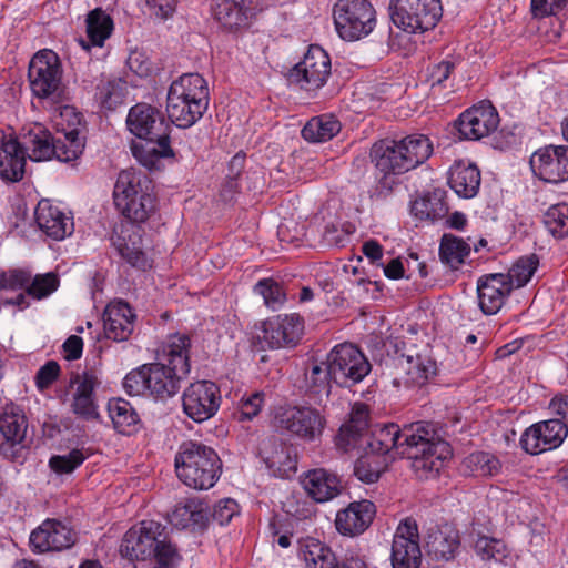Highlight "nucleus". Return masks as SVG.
<instances>
[{"label":"nucleus","mask_w":568,"mask_h":568,"mask_svg":"<svg viewBox=\"0 0 568 568\" xmlns=\"http://www.w3.org/2000/svg\"><path fill=\"white\" fill-rule=\"evenodd\" d=\"M372 434L410 460V467L419 479L436 477L452 456L450 445L438 438L429 423L418 422L403 429L396 424H387L377 427Z\"/></svg>","instance_id":"f257e3e1"},{"label":"nucleus","mask_w":568,"mask_h":568,"mask_svg":"<svg viewBox=\"0 0 568 568\" xmlns=\"http://www.w3.org/2000/svg\"><path fill=\"white\" fill-rule=\"evenodd\" d=\"M126 124L131 133L144 140L133 146V154L142 165L152 169L161 158L174 155L169 124L156 108L148 103L135 104L129 111Z\"/></svg>","instance_id":"f03ea898"},{"label":"nucleus","mask_w":568,"mask_h":568,"mask_svg":"<svg viewBox=\"0 0 568 568\" xmlns=\"http://www.w3.org/2000/svg\"><path fill=\"white\" fill-rule=\"evenodd\" d=\"M120 552L130 560L154 558L156 566L175 567L181 556L169 538L166 526L155 520H142L123 536Z\"/></svg>","instance_id":"7ed1b4c3"},{"label":"nucleus","mask_w":568,"mask_h":568,"mask_svg":"<svg viewBox=\"0 0 568 568\" xmlns=\"http://www.w3.org/2000/svg\"><path fill=\"white\" fill-rule=\"evenodd\" d=\"M433 153V144L424 134L408 135L399 141L384 139L375 142L369 158L385 178L406 173L424 163Z\"/></svg>","instance_id":"20e7f679"},{"label":"nucleus","mask_w":568,"mask_h":568,"mask_svg":"<svg viewBox=\"0 0 568 568\" xmlns=\"http://www.w3.org/2000/svg\"><path fill=\"white\" fill-rule=\"evenodd\" d=\"M205 79L199 73H185L173 81L168 91L166 112L173 124L187 129L195 124L209 106Z\"/></svg>","instance_id":"39448f33"},{"label":"nucleus","mask_w":568,"mask_h":568,"mask_svg":"<svg viewBox=\"0 0 568 568\" xmlns=\"http://www.w3.org/2000/svg\"><path fill=\"white\" fill-rule=\"evenodd\" d=\"M221 467V460L212 447L193 440L182 443L175 456L179 479L196 490L213 487Z\"/></svg>","instance_id":"423d86ee"},{"label":"nucleus","mask_w":568,"mask_h":568,"mask_svg":"<svg viewBox=\"0 0 568 568\" xmlns=\"http://www.w3.org/2000/svg\"><path fill=\"white\" fill-rule=\"evenodd\" d=\"M187 374L180 373L166 363H150L131 371L123 381L129 395L149 394L158 399L174 396L180 389V382Z\"/></svg>","instance_id":"0eeeda50"},{"label":"nucleus","mask_w":568,"mask_h":568,"mask_svg":"<svg viewBox=\"0 0 568 568\" xmlns=\"http://www.w3.org/2000/svg\"><path fill=\"white\" fill-rule=\"evenodd\" d=\"M389 10L393 23L409 33L435 28L443 16L440 0H392Z\"/></svg>","instance_id":"6e6552de"},{"label":"nucleus","mask_w":568,"mask_h":568,"mask_svg":"<svg viewBox=\"0 0 568 568\" xmlns=\"http://www.w3.org/2000/svg\"><path fill=\"white\" fill-rule=\"evenodd\" d=\"M333 13L337 33L347 41L368 36L376 23L375 10L367 0H338Z\"/></svg>","instance_id":"1a4fd4ad"},{"label":"nucleus","mask_w":568,"mask_h":568,"mask_svg":"<svg viewBox=\"0 0 568 568\" xmlns=\"http://www.w3.org/2000/svg\"><path fill=\"white\" fill-rule=\"evenodd\" d=\"M274 426L305 442H315L323 435L326 418L311 406H286L276 410Z\"/></svg>","instance_id":"9d476101"},{"label":"nucleus","mask_w":568,"mask_h":568,"mask_svg":"<svg viewBox=\"0 0 568 568\" xmlns=\"http://www.w3.org/2000/svg\"><path fill=\"white\" fill-rule=\"evenodd\" d=\"M326 358L331 366L333 382L344 387L362 382L372 368L365 355L351 343L336 345Z\"/></svg>","instance_id":"9b49d317"},{"label":"nucleus","mask_w":568,"mask_h":568,"mask_svg":"<svg viewBox=\"0 0 568 568\" xmlns=\"http://www.w3.org/2000/svg\"><path fill=\"white\" fill-rule=\"evenodd\" d=\"M331 74V59L320 45H310L302 61L288 72V81L300 85L306 91L322 88Z\"/></svg>","instance_id":"f8f14e48"},{"label":"nucleus","mask_w":568,"mask_h":568,"mask_svg":"<svg viewBox=\"0 0 568 568\" xmlns=\"http://www.w3.org/2000/svg\"><path fill=\"white\" fill-rule=\"evenodd\" d=\"M61 67L52 50L37 52L29 63L28 77L34 95L48 98L58 91L61 83Z\"/></svg>","instance_id":"ddd939ff"},{"label":"nucleus","mask_w":568,"mask_h":568,"mask_svg":"<svg viewBox=\"0 0 568 568\" xmlns=\"http://www.w3.org/2000/svg\"><path fill=\"white\" fill-rule=\"evenodd\" d=\"M221 403L219 386L211 381H197L183 392V412L194 422L202 423L217 412Z\"/></svg>","instance_id":"4468645a"},{"label":"nucleus","mask_w":568,"mask_h":568,"mask_svg":"<svg viewBox=\"0 0 568 568\" xmlns=\"http://www.w3.org/2000/svg\"><path fill=\"white\" fill-rule=\"evenodd\" d=\"M390 562L393 568L420 567L422 551L415 519L407 517L398 524L393 537Z\"/></svg>","instance_id":"2eb2a0df"},{"label":"nucleus","mask_w":568,"mask_h":568,"mask_svg":"<svg viewBox=\"0 0 568 568\" xmlns=\"http://www.w3.org/2000/svg\"><path fill=\"white\" fill-rule=\"evenodd\" d=\"M568 435V426L561 418L542 420L529 426L520 437L521 448L531 455L559 447Z\"/></svg>","instance_id":"dca6fc26"},{"label":"nucleus","mask_w":568,"mask_h":568,"mask_svg":"<svg viewBox=\"0 0 568 568\" xmlns=\"http://www.w3.org/2000/svg\"><path fill=\"white\" fill-rule=\"evenodd\" d=\"M304 325L297 314H282L267 318L262 324L261 342L270 349L290 348L298 344Z\"/></svg>","instance_id":"f3484780"},{"label":"nucleus","mask_w":568,"mask_h":568,"mask_svg":"<svg viewBox=\"0 0 568 568\" xmlns=\"http://www.w3.org/2000/svg\"><path fill=\"white\" fill-rule=\"evenodd\" d=\"M534 174L548 183L568 181V145H547L535 151L530 158Z\"/></svg>","instance_id":"a211bd4d"},{"label":"nucleus","mask_w":568,"mask_h":568,"mask_svg":"<svg viewBox=\"0 0 568 568\" xmlns=\"http://www.w3.org/2000/svg\"><path fill=\"white\" fill-rule=\"evenodd\" d=\"M75 532L57 519H45L30 535V547L33 552L44 554L61 551L74 545Z\"/></svg>","instance_id":"6ab92c4d"},{"label":"nucleus","mask_w":568,"mask_h":568,"mask_svg":"<svg viewBox=\"0 0 568 568\" xmlns=\"http://www.w3.org/2000/svg\"><path fill=\"white\" fill-rule=\"evenodd\" d=\"M499 123L496 109L490 103H480L466 110L457 120L460 138L479 140L495 131Z\"/></svg>","instance_id":"aec40b11"},{"label":"nucleus","mask_w":568,"mask_h":568,"mask_svg":"<svg viewBox=\"0 0 568 568\" xmlns=\"http://www.w3.org/2000/svg\"><path fill=\"white\" fill-rule=\"evenodd\" d=\"M396 386H422L436 374V363L419 354H400L394 358Z\"/></svg>","instance_id":"412c9836"},{"label":"nucleus","mask_w":568,"mask_h":568,"mask_svg":"<svg viewBox=\"0 0 568 568\" xmlns=\"http://www.w3.org/2000/svg\"><path fill=\"white\" fill-rule=\"evenodd\" d=\"M301 484L308 497H338L356 494L352 490L355 485L353 481L343 483L336 474L324 468L306 471L301 477Z\"/></svg>","instance_id":"4be33fe9"},{"label":"nucleus","mask_w":568,"mask_h":568,"mask_svg":"<svg viewBox=\"0 0 568 568\" xmlns=\"http://www.w3.org/2000/svg\"><path fill=\"white\" fill-rule=\"evenodd\" d=\"M375 515L376 506L371 499L354 500L337 513L335 526L339 534L354 537L372 525Z\"/></svg>","instance_id":"5701e85b"},{"label":"nucleus","mask_w":568,"mask_h":568,"mask_svg":"<svg viewBox=\"0 0 568 568\" xmlns=\"http://www.w3.org/2000/svg\"><path fill=\"white\" fill-rule=\"evenodd\" d=\"M39 229L49 237L61 241L74 230L73 219L50 200H41L34 211Z\"/></svg>","instance_id":"b1692460"},{"label":"nucleus","mask_w":568,"mask_h":568,"mask_svg":"<svg viewBox=\"0 0 568 568\" xmlns=\"http://www.w3.org/2000/svg\"><path fill=\"white\" fill-rule=\"evenodd\" d=\"M513 291V283L503 273L486 274L477 282L478 304L485 315L496 314Z\"/></svg>","instance_id":"393cba45"},{"label":"nucleus","mask_w":568,"mask_h":568,"mask_svg":"<svg viewBox=\"0 0 568 568\" xmlns=\"http://www.w3.org/2000/svg\"><path fill=\"white\" fill-rule=\"evenodd\" d=\"M368 406L356 403L351 410L348 422L341 426L335 437L336 446L343 452L363 446V438L368 434Z\"/></svg>","instance_id":"a878e982"},{"label":"nucleus","mask_w":568,"mask_h":568,"mask_svg":"<svg viewBox=\"0 0 568 568\" xmlns=\"http://www.w3.org/2000/svg\"><path fill=\"white\" fill-rule=\"evenodd\" d=\"M135 315L126 302H111L103 313L105 336L115 342L126 341L133 332Z\"/></svg>","instance_id":"bb28decb"},{"label":"nucleus","mask_w":568,"mask_h":568,"mask_svg":"<svg viewBox=\"0 0 568 568\" xmlns=\"http://www.w3.org/2000/svg\"><path fill=\"white\" fill-rule=\"evenodd\" d=\"M207 506L202 499H185L168 515L169 521L180 529L202 530L209 523Z\"/></svg>","instance_id":"cd10ccee"},{"label":"nucleus","mask_w":568,"mask_h":568,"mask_svg":"<svg viewBox=\"0 0 568 568\" xmlns=\"http://www.w3.org/2000/svg\"><path fill=\"white\" fill-rule=\"evenodd\" d=\"M21 139V148L30 160L40 162L54 159V135L42 124L23 129Z\"/></svg>","instance_id":"c85d7f7f"},{"label":"nucleus","mask_w":568,"mask_h":568,"mask_svg":"<svg viewBox=\"0 0 568 568\" xmlns=\"http://www.w3.org/2000/svg\"><path fill=\"white\" fill-rule=\"evenodd\" d=\"M26 155L20 142L13 136H0V176L11 182L24 174Z\"/></svg>","instance_id":"c756f323"},{"label":"nucleus","mask_w":568,"mask_h":568,"mask_svg":"<svg viewBox=\"0 0 568 568\" xmlns=\"http://www.w3.org/2000/svg\"><path fill=\"white\" fill-rule=\"evenodd\" d=\"M480 181L479 169L469 161L457 160L449 169L448 184L460 197H474L478 193Z\"/></svg>","instance_id":"7c9ffc66"},{"label":"nucleus","mask_w":568,"mask_h":568,"mask_svg":"<svg viewBox=\"0 0 568 568\" xmlns=\"http://www.w3.org/2000/svg\"><path fill=\"white\" fill-rule=\"evenodd\" d=\"M190 346L191 342L189 336L179 333L169 335L158 353V359L160 363H166V365L176 368L180 373L189 374Z\"/></svg>","instance_id":"2f4dec72"},{"label":"nucleus","mask_w":568,"mask_h":568,"mask_svg":"<svg viewBox=\"0 0 568 568\" xmlns=\"http://www.w3.org/2000/svg\"><path fill=\"white\" fill-rule=\"evenodd\" d=\"M477 523H473V530L477 535L474 548L477 556L494 568L498 565L511 566L513 556L506 544L501 539L488 537L476 529Z\"/></svg>","instance_id":"473e14b6"},{"label":"nucleus","mask_w":568,"mask_h":568,"mask_svg":"<svg viewBox=\"0 0 568 568\" xmlns=\"http://www.w3.org/2000/svg\"><path fill=\"white\" fill-rule=\"evenodd\" d=\"M460 545L458 530L450 524H444L433 529L427 537L429 552L438 559L454 558Z\"/></svg>","instance_id":"72a5a7b5"},{"label":"nucleus","mask_w":568,"mask_h":568,"mask_svg":"<svg viewBox=\"0 0 568 568\" xmlns=\"http://www.w3.org/2000/svg\"><path fill=\"white\" fill-rule=\"evenodd\" d=\"M28 420L23 410L14 405L8 404L0 414V433L10 446L21 444L26 438Z\"/></svg>","instance_id":"f704fd0d"},{"label":"nucleus","mask_w":568,"mask_h":568,"mask_svg":"<svg viewBox=\"0 0 568 568\" xmlns=\"http://www.w3.org/2000/svg\"><path fill=\"white\" fill-rule=\"evenodd\" d=\"M88 41L80 39L79 43L84 50L91 45L102 47L113 30L112 18L101 8L90 11L85 19Z\"/></svg>","instance_id":"c9c22d12"},{"label":"nucleus","mask_w":568,"mask_h":568,"mask_svg":"<svg viewBox=\"0 0 568 568\" xmlns=\"http://www.w3.org/2000/svg\"><path fill=\"white\" fill-rule=\"evenodd\" d=\"M108 410L119 433L131 435L138 430L140 417L131 403L122 398L112 399L108 404Z\"/></svg>","instance_id":"e433bc0d"},{"label":"nucleus","mask_w":568,"mask_h":568,"mask_svg":"<svg viewBox=\"0 0 568 568\" xmlns=\"http://www.w3.org/2000/svg\"><path fill=\"white\" fill-rule=\"evenodd\" d=\"M341 131V122L334 116L323 114L312 118L302 129L304 140L322 143L333 139Z\"/></svg>","instance_id":"4c0bfd02"},{"label":"nucleus","mask_w":568,"mask_h":568,"mask_svg":"<svg viewBox=\"0 0 568 568\" xmlns=\"http://www.w3.org/2000/svg\"><path fill=\"white\" fill-rule=\"evenodd\" d=\"M146 191L142 189V174L134 170H123L119 173L114 191V204L119 206L128 205V200L133 199L138 194H144Z\"/></svg>","instance_id":"58836bf2"},{"label":"nucleus","mask_w":568,"mask_h":568,"mask_svg":"<svg viewBox=\"0 0 568 568\" xmlns=\"http://www.w3.org/2000/svg\"><path fill=\"white\" fill-rule=\"evenodd\" d=\"M304 381L307 392L328 395L331 393V382H333L328 361L310 362L304 371Z\"/></svg>","instance_id":"ea45409f"},{"label":"nucleus","mask_w":568,"mask_h":568,"mask_svg":"<svg viewBox=\"0 0 568 568\" xmlns=\"http://www.w3.org/2000/svg\"><path fill=\"white\" fill-rule=\"evenodd\" d=\"M470 253V245L452 234H444L439 246V258L453 270L459 268Z\"/></svg>","instance_id":"a19ab883"},{"label":"nucleus","mask_w":568,"mask_h":568,"mask_svg":"<svg viewBox=\"0 0 568 568\" xmlns=\"http://www.w3.org/2000/svg\"><path fill=\"white\" fill-rule=\"evenodd\" d=\"M84 150V141L78 130L62 132L54 135V159L60 162L77 160Z\"/></svg>","instance_id":"79ce46f5"},{"label":"nucleus","mask_w":568,"mask_h":568,"mask_svg":"<svg viewBox=\"0 0 568 568\" xmlns=\"http://www.w3.org/2000/svg\"><path fill=\"white\" fill-rule=\"evenodd\" d=\"M302 556L307 568H338L334 552L316 539L306 541Z\"/></svg>","instance_id":"37998d69"},{"label":"nucleus","mask_w":568,"mask_h":568,"mask_svg":"<svg viewBox=\"0 0 568 568\" xmlns=\"http://www.w3.org/2000/svg\"><path fill=\"white\" fill-rule=\"evenodd\" d=\"M126 83L121 79L101 80L97 85L95 98L108 110H114L123 103Z\"/></svg>","instance_id":"c03bdc74"},{"label":"nucleus","mask_w":568,"mask_h":568,"mask_svg":"<svg viewBox=\"0 0 568 568\" xmlns=\"http://www.w3.org/2000/svg\"><path fill=\"white\" fill-rule=\"evenodd\" d=\"M410 212L420 220H437L447 213V206L437 194H427L412 203Z\"/></svg>","instance_id":"a18cd8bd"},{"label":"nucleus","mask_w":568,"mask_h":568,"mask_svg":"<svg viewBox=\"0 0 568 568\" xmlns=\"http://www.w3.org/2000/svg\"><path fill=\"white\" fill-rule=\"evenodd\" d=\"M544 224L556 239L568 236V203L551 205L544 215Z\"/></svg>","instance_id":"49530a36"},{"label":"nucleus","mask_w":568,"mask_h":568,"mask_svg":"<svg viewBox=\"0 0 568 568\" xmlns=\"http://www.w3.org/2000/svg\"><path fill=\"white\" fill-rule=\"evenodd\" d=\"M118 210L128 220L141 223L148 220L150 213L154 210V197L150 193L138 194L128 200V205L119 206Z\"/></svg>","instance_id":"de8ad7c7"},{"label":"nucleus","mask_w":568,"mask_h":568,"mask_svg":"<svg viewBox=\"0 0 568 568\" xmlns=\"http://www.w3.org/2000/svg\"><path fill=\"white\" fill-rule=\"evenodd\" d=\"M100 381L93 372L73 373L69 382L70 398L95 397Z\"/></svg>","instance_id":"09e8293b"},{"label":"nucleus","mask_w":568,"mask_h":568,"mask_svg":"<svg viewBox=\"0 0 568 568\" xmlns=\"http://www.w3.org/2000/svg\"><path fill=\"white\" fill-rule=\"evenodd\" d=\"M465 465L475 476H493L497 474L501 467L498 458L486 452H476L470 454Z\"/></svg>","instance_id":"8fccbe9b"},{"label":"nucleus","mask_w":568,"mask_h":568,"mask_svg":"<svg viewBox=\"0 0 568 568\" xmlns=\"http://www.w3.org/2000/svg\"><path fill=\"white\" fill-rule=\"evenodd\" d=\"M539 264V260L535 254L519 258L504 276H508L509 283L514 287H521L526 285Z\"/></svg>","instance_id":"3c124183"},{"label":"nucleus","mask_w":568,"mask_h":568,"mask_svg":"<svg viewBox=\"0 0 568 568\" xmlns=\"http://www.w3.org/2000/svg\"><path fill=\"white\" fill-rule=\"evenodd\" d=\"M214 16L222 26L229 29L241 26L245 20L243 8L237 0H223L217 3Z\"/></svg>","instance_id":"603ef678"},{"label":"nucleus","mask_w":568,"mask_h":568,"mask_svg":"<svg viewBox=\"0 0 568 568\" xmlns=\"http://www.w3.org/2000/svg\"><path fill=\"white\" fill-rule=\"evenodd\" d=\"M254 291L263 297L264 304L272 310L280 308L286 298L282 286L272 278L258 281Z\"/></svg>","instance_id":"864d4df0"},{"label":"nucleus","mask_w":568,"mask_h":568,"mask_svg":"<svg viewBox=\"0 0 568 568\" xmlns=\"http://www.w3.org/2000/svg\"><path fill=\"white\" fill-rule=\"evenodd\" d=\"M266 463L270 468L274 469V474L280 477H287L291 473L296 471V459L291 456L290 449L284 446L273 452L267 457Z\"/></svg>","instance_id":"5fc2aeb1"},{"label":"nucleus","mask_w":568,"mask_h":568,"mask_svg":"<svg viewBox=\"0 0 568 568\" xmlns=\"http://www.w3.org/2000/svg\"><path fill=\"white\" fill-rule=\"evenodd\" d=\"M59 286V278L53 273L39 274L31 278L27 294L34 298H43L53 293Z\"/></svg>","instance_id":"6e6d98bb"},{"label":"nucleus","mask_w":568,"mask_h":568,"mask_svg":"<svg viewBox=\"0 0 568 568\" xmlns=\"http://www.w3.org/2000/svg\"><path fill=\"white\" fill-rule=\"evenodd\" d=\"M85 460L80 449H72L67 455H55L49 460L50 468L57 474H70Z\"/></svg>","instance_id":"4d7b16f0"},{"label":"nucleus","mask_w":568,"mask_h":568,"mask_svg":"<svg viewBox=\"0 0 568 568\" xmlns=\"http://www.w3.org/2000/svg\"><path fill=\"white\" fill-rule=\"evenodd\" d=\"M32 278L31 272L27 270H9L0 273V290H21L26 288Z\"/></svg>","instance_id":"13d9d810"},{"label":"nucleus","mask_w":568,"mask_h":568,"mask_svg":"<svg viewBox=\"0 0 568 568\" xmlns=\"http://www.w3.org/2000/svg\"><path fill=\"white\" fill-rule=\"evenodd\" d=\"M118 251L122 258L135 268L146 271L152 267V263L146 254L141 248L134 246V244L120 243Z\"/></svg>","instance_id":"bf43d9fd"},{"label":"nucleus","mask_w":568,"mask_h":568,"mask_svg":"<svg viewBox=\"0 0 568 568\" xmlns=\"http://www.w3.org/2000/svg\"><path fill=\"white\" fill-rule=\"evenodd\" d=\"M71 412L82 420H95L99 418L95 397L70 398Z\"/></svg>","instance_id":"052dcab7"},{"label":"nucleus","mask_w":568,"mask_h":568,"mask_svg":"<svg viewBox=\"0 0 568 568\" xmlns=\"http://www.w3.org/2000/svg\"><path fill=\"white\" fill-rule=\"evenodd\" d=\"M60 366L54 361L47 362L36 374V385L40 390L50 387L59 377Z\"/></svg>","instance_id":"680f3d73"},{"label":"nucleus","mask_w":568,"mask_h":568,"mask_svg":"<svg viewBox=\"0 0 568 568\" xmlns=\"http://www.w3.org/2000/svg\"><path fill=\"white\" fill-rule=\"evenodd\" d=\"M568 0H531V13L535 18H545L562 10Z\"/></svg>","instance_id":"e2e57ef3"},{"label":"nucleus","mask_w":568,"mask_h":568,"mask_svg":"<svg viewBox=\"0 0 568 568\" xmlns=\"http://www.w3.org/2000/svg\"><path fill=\"white\" fill-rule=\"evenodd\" d=\"M282 509L288 516L302 520L312 515V507L307 499H284Z\"/></svg>","instance_id":"0e129e2a"},{"label":"nucleus","mask_w":568,"mask_h":568,"mask_svg":"<svg viewBox=\"0 0 568 568\" xmlns=\"http://www.w3.org/2000/svg\"><path fill=\"white\" fill-rule=\"evenodd\" d=\"M264 403V394L261 392L253 393L247 398H243L240 409V420H250L255 417Z\"/></svg>","instance_id":"69168bd1"},{"label":"nucleus","mask_w":568,"mask_h":568,"mask_svg":"<svg viewBox=\"0 0 568 568\" xmlns=\"http://www.w3.org/2000/svg\"><path fill=\"white\" fill-rule=\"evenodd\" d=\"M454 69L455 64L450 61H442L437 64H434L428 69L426 81L430 84L432 88L442 85L449 78Z\"/></svg>","instance_id":"338daca9"},{"label":"nucleus","mask_w":568,"mask_h":568,"mask_svg":"<svg viewBox=\"0 0 568 568\" xmlns=\"http://www.w3.org/2000/svg\"><path fill=\"white\" fill-rule=\"evenodd\" d=\"M354 474L357 480L366 484H373L378 480L381 470L372 467V462L368 457H363L357 460Z\"/></svg>","instance_id":"774afa93"}]
</instances>
